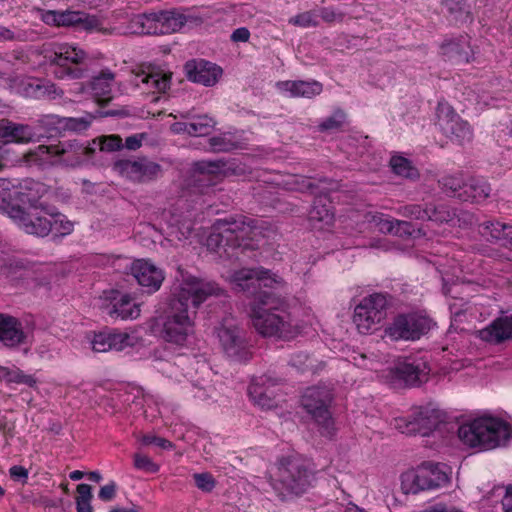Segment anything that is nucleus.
Segmentation results:
<instances>
[{"label":"nucleus","mask_w":512,"mask_h":512,"mask_svg":"<svg viewBox=\"0 0 512 512\" xmlns=\"http://www.w3.org/2000/svg\"><path fill=\"white\" fill-rule=\"evenodd\" d=\"M224 291L214 282L189 276L179 285L169 303V314L164 322L162 337L176 345H184L193 333L197 308L211 296H221Z\"/></svg>","instance_id":"nucleus-1"},{"label":"nucleus","mask_w":512,"mask_h":512,"mask_svg":"<svg viewBox=\"0 0 512 512\" xmlns=\"http://www.w3.org/2000/svg\"><path fill=\"white\" fill-rule=\"evenodd\" d=\"M290 300L275 290H265L258 295L252 307V323L263 336L289 338L295 334L296 325L290 311Z\"/></svg>","instance_id":"nucleus-2"},{"label":"nucleus","mask_w":512,"mask_h":512,"mask_svg":"<svg viewBox=\"0 0 512 512\" xmlns=\"http://www.w3.org/2000/svg\"><path fill=\"white\" fill-rule=\"evenodd\" d=\"M255 228L256 221L244 215L217 220L207 238V247L220 257H238V251L246 247L245 241Z\"/></svg>","instance_id":"nucleus-3"},{"label":"nucleus","mask_w":512,"mask_h":512,"mask_svg":"<svg viewBox=\"0 0 512 512\" xmlns=\"http://www.w3.org/2000/svg\"><path fill=\"white\" fill-rule=\"evenodd\" d=\"M315 481L312 463L301 455L282 457L277 463V472L271 478V485L281 494L284 492L300 495Z\"/></svg>","instance_id":"nucleus-4"},{"label":"nucleus","mask_w":512,"mask_h":512,"mask_svg":"<svg viewBox=\"0 0 512 512\" xmlns=\"http://www.w3.org/2000/svg\"><path fill=\"white\" fill-rule=\"evenodd\" d=\"M458 436L470 447L489 450L506 442L510 436V427L499 419L483 417L461 425Z\"/></svg>","instance_id":"nucleus-5"},{"label":"nucleus","mask_w":512,"mask_h":512,"mask_svg":"<svg viewBox=\"0 0 512 512\" xmlns=\"http://www.w3.org/2000/svg\"><path fill=\"white\" fill-rule=\"evenodd\" d=\"M44 58L51 66L58 79H81L88 73V55L75 46L67 43L55 44L51 49L45 50Z\"/></svg>","instance_id":"nucleus-6"},{"label":"nucleus","mask_w":512,"mask_h":512,"mask_svg":"<svg viewBox=\"0 0 512 512\" xmlns=\"http://www.w3.org/2000/svg\"><path fill=\"white\" fill-rule=\"evenodd\" d=\"M332 393L325 386L308 387L301 397L303 409L311 416L318 425L322 436L332 438L336 429L330 412Z\"/></svg>","instance_id":"nucleus-7"},{"label":"nucleus","mask_w":512,"mask_h":512,"mask_svg":"<svg viewBox=\"0 0 512 512\" xmlns=\"http://www.w3.org/2000/svg\"><path fill=\"white\" fill-rule=\"evenodd\" d=\"M447 473L439 463L425 462L401 475V487L406 494H418L446 485Z\"/></svg>","instance_id":"nucleus-8"},{"label":"nucleus","mask_w":512,"mask_h":512,"mask_svg":"<svg viewBox=\"0 0 512 512\" xmlns=\"http://www.w3.org/2000/svg\"><path fill=\"white\" fill-rule=\"evenodd\" d=\"M95 149L78 140L59 142L57 145H39L36 154L53 165L76 167L94 153Z\"/></svg>","instance_id":"nucleus-9"},{"label":"nucleus","mask_w":512,"mask_h":512,"mask_svg":"<svg viewBox=\"0 0 512 512\" xmlns=\"http://www.w3.org/2000/svg\"><path fill=\"white\" fill-rule=\"evenodd\" d=\"M386 295L374 293L364 297L354 309L353 321L360 333L366 334L375 329L387 315Z\"/></svg>","instance_id":"nucleus-10"},{"label":"nucleus","mask_w":512,"mask_h":512,"mask_svg":"<svg viewBox=\"0 0 512 512\" xmlns=\"http://www.w3.org/2000/svg\"><path fill=\"white\" fill-rule=\"evenodd\" d=\"M230 279L236 291L254 298L253 304L257 303L258 295L261 292L275 290L273 283L277 285L282 283V279L278 280L269 276L268 271L247 268L233 272Z\"/></svg>","instance_id":"nucleus-11"},{"label":"nucleus","mask_w":512,"mask_h":512,"mask_svg":"<svg viewBox=\"0 0 512 512\" xmlns=\"http://www.w3.org/2000/svg\"><path fill=\"white\" fill-rule=\"evenodd\" d=\"M430 368L423 358L406 357L388 371L387 378L394 386H417L427 381Z\"/></svg>","instance_id":"nucleus-12"},{"label":"nucleus","mask_w":512,"mask_h":512,"mask_svg":"<svg viewBox=\"0 0 512 512\" xmlns=\"http://www.w3.org/2000/svg\"><path fill=\"white\" fill-rule=\"evenodd\" d=\"M432 325V320L426 315L419 313L401 314L394 319L386 332L395 340H418L428 333Z\"/></svg>","instance_id":"nucleus-13"},{"label":"nucleus","mask_w":512,"mask_h":512,"mask_svg":"<svg viewBox=\"0 0 512 512\" xmlns=\"http://www.w3.org/2000/svg\"><path fill=\"white\" fill-rule=\"evenodd\" d=\"M217 335L225 354L235 361H247L251 357L245 334L232 320L226 319L217 328Z\"/></svg>","instance_id":"nucleus-14"},{"label":"nucleus","mask_w":512,"mask_h":512,"mask_svg":"<svg viewBox=\"0 0 512 512\" xmlns=\"http://www.w3.org/2000/svg\"><path fill=\"white\" fill-rule=\"evenodd\" d=\"M438 125L441 131L459 144L470 141L472 131L469 124L455 113L447 103H439L437 108Z\"/></svg>","instance_id":"nucleus-15"},{"label":"nucleus","mask_w":512,"mask_h":512,"mask_svg":"<svg viewBox=\"0 0 512 512\" xmlns=\"http://www.w3.org/2000/svg\"><path fill=\"white\" fill-rule=\"evenodd\" d=\"M119 173L134 182H149L157 179L162 174V167L146 157L122 159L115 163Z\"/></svg>","instance_id":"nucleus-16"},{"label":"nucleus","mask_w":512,"mask_h":512,"mask_svg":"<svg viewBox=\"0 0 512 512\" xmlns=\"http://www.w3.org/2000/svg\"><path fill=\"white\" fill-rule=\"evenodd\" d=\"M12 219L27 234L45 237L51 232V223L49 216L40 208L13 209L11 211Z\"/></svg>","instance_id":"nucleus-17"},{"label":"nucleus","mask_w":512,"mask_h":512,"mask_svg":"<svg viewBox=\"0 0 512 512\" xmlns=\"http://www.w3.org/2000/svg\"><path fill=\"white\" fill-rule=\"evenodd\" d=\"M279 379L269 375H262L252 379L248 387V393L255 404L264 409H272L278 406L276 386Z\"/></svg>","instance_id":"nucleus-18"},{"label":"nucleus","mask_w":512,"mask_h":512,"mask_svg":"<svg viewBox=\"0 0 512 512\" xmlns=\"http://www.w3.org/2000/svg\"><path fill=\"white\" fill-rule=\"evenodd\" d=\"M184 70L188 80L204 86L215 85L222 75L220 66L203 59L187 61Z\"/></svg>","instance_id":"nucleus-19"},{"label":"nucleus","mask_w":512,"mask_h":512,"mask_svg":"<svg viewBox=\"0 0 512 512\" xmlns=\"http://www.w3.org/2000/svg\"><path fill=\"white\" fill-rule=\"evenodd\" d=\"M131 273L147 293L158 291L165 279L164 272L147 260L135 261L131 267Z\"/></svg>","instance_id":"nucleus-20"},{"label":"nucleus","mask_w":512,"mask_h":512,"mask_svg":"<svg viewBox=\"0 0 512 512\" xmlns=\"http://www.w3.org/2000/svg\"><path fill=\"white\" fill-rule=\"evenodd\" d=\"M115 74L108 68L103 69L98 76L92 78L88 85L79 84V92L84 93L90 89L96 102L103 106L112 99V84Z\"/></svg>","instance_id":"nucleus-21"},{"label":"nucleus","mask_w":512,"mask_h":512,"mask_svg":"<svg viewBox=\"0 0 512 512\" xmlns=\"http://www.w3.org/2000/svg\"><path fill=\"white\" fill-rule=\"evenodd\" d=\"M366 220L370 225L383 234H392L404 237L412 235L414 230L411 222L395 220L382 213H369L366 215Z\"/></svg>","instance_id":"nucleus-22"},{"label":"nucleus","mask_w":512,"mask_h":512,"mask_svg":"<svg viewBox=\"0 0 512 512\" xmlns=\"http://www.w3.org/2000/svg\"><path fill=\"white\" fill-rule=\"evenodd\" d=\"M226 163L223 160L199 161L193 165L194 183L199 188L210 187L217 184L221 178Z\"/></svg>","instance_id":"nucleus-23"},{"label":"nucleus","mask_w":512,"mask_h":512,"mask_svg":"<svg viewBox=\"0 0 512 512\" xmlns=\"http://www.w3.org/2000/svg\"><path fill=\"white\" fill-rule=\"evenodd\" d=\"M95 352H107L109 350L121 351L128 346H133V338L124 332L103 331L95 334L92 342Z\"/></svg>","instance_id":"nucleus-24"},{"label":"nucleus","mask_w":512,"mask_h":512,"mask_svg":"<svg viewBox=\"0 0 512 512\" xmlns=\"http://www.w3.org/2000/svg\"><path fill=\"white\" fill-rule=\"evenodd\" d=\"M46 193L47 187L43 183L34 180H24L18 187L14 188L15 199L22 204H27L28 208H40L41 211L43 206H49L40 201Z\"/></svg>","instance_id":"nucleus-25"},{"label":"nucleus","mask_w":512,"mask_h":512,"mask_svg":"<svg viewBox=\"0 0 512 512\" xmlns=\"http://www.w3.org/2000/svg\"><path fill=\"white\" fill-rule=\"evenodd\" d=\"M478 337L491 344L512 339V316L499 317L478 331Z\"/></svg>","instance_id":"nucleus-26"},{"label":"nucleus","mask_w":512,"mask_h":512,"mask_svg":"<svg viewBox=\"0 0 512 512\" xmlns=\"http://www.w3.org/2000/svg\"><path fill=\"white\" fill-rule=\"evenodd\" d=\"M412 415L414 422H417V434L422 436H428L444 419V413L432 406L419 407Z\"/></svg>","instance_id":"nucleus-27"},{"label":"nucleus","mask_w":512,"mask_h":512,"mask_svg":"<svg viewBox=\"0 0 512 512\" xmlns=\"http://www.w3.org/2000/svg\"><path fill=\"white\" fill-rule=\"evenodd\" d=\"M161 12L143 13L133 16L128 25L132 34L161 35Z\"/></svg>","instance_id":"nucleus-28"},{"label":"nucleus","mask_w":512,"mask_h":512,"mask_svg":"<svg viewBox=\"0 0 512 512\" xmlns=\"http://www.w3.org/2000/svg\"><path fill=\"white\" fill-rule=\"evenodd\" d=\"M59 25L80 27L86 31L108 32L107 29L101 27V22L97 17L82 11H59Z\"/></svg>","instance_id":"nucleus-29"},{"label":"nucleus","mask_w":512,"mask_h":512,"mask_svg":"<svg viewBox=\"0 0 512 512\" xmlns=\"http://www.w3.org/2000/svg\"><path fill=\"white\" fill-rule=\"evenodd\" d=\"M0 328V342L8 348H15L25 343L26 334L22 323L14 316L9 315Z\"/></svg>","instance_id":"nucleus-30"},{"label":"nucleus","mask_w":512,"mask_h":512,"mask_svg":"<svg viewBox=\"0 0 512 512\" xmlns=\"http://www.w3.org/2000/svg\"><path fill=\"white\" fill-rule=\"evenodd\" d=\"M278 86L280 89L289 92L292 97L312 98L319 95L323 90L322 84L316 80L284 81L280 82Z\"/></svg>","instance_id":"nucleus-31"},{"label":"nucleus","mask_w":512,"mask_h":512,"mask_svg":"<svg viewBox=\"0 0 512 512\" xmlns=\"http://www.w3.org/2000/svg\"><path fill=\"white\" fill-rule=\"evenodd\" d=\"M120 297H113L114 303L108 307V314L112 317H119L125 319H135L140 315V307L138 304L132 302V298L128 294L120 295Z\"/></svg>","instance_id":"nucleus-32"},{"label":"nucleus","mask_w":512,"mask_h":512,"mask_svg":"<svg viewBox=\"0 0 512 512\" xmlns=\"http://www.w3.org/2000/svg\"><path fill=\"white\" fill-rule=\"evenodd\" d=\"M136 81L137 85L142 83L154 91L165 92L170 87L171 76L154 69L140 70L136 73Z\"/></svg>","instance_id":"nucleus-33"},{"label":"nucleus","mask_w":512,"mask_h":512,"mask_svg":"<svg viewBox=\"0 0 512 512\" xmlns=\"http://www.w3.org/2000/svg\"><path fill=\"white\" fill-rule=\"evenodd\" d=\"M161 12V35L171 34L181 30L186 24L197 22V19L187 16L176 10L160 11Z\"/></svg>","instance_id":"nucleus-34"},{"label":"nucleus","mask_w":512,"mask_h":512,"mask_svg":"<svg viewBox=\"0 0 512 512\" xmlns=\"http://www.w3.org/2000/svg\"><path fill=\"white\" fill-rule=\"evenodd\" d=\"M491 192L490 185L483 179L467 178L464 190L461 191L459 199L462 201L479 202L486 199Z\"/></svg>","instance_id":"nucleus-35"},{"label":"nucleus","mask_w":512,"mask_h":512,"mask_svg":"<svg viewBox=\"0 0 512 512\" xmlns=\"http://www.w3.org/2000/svg\"><path fill=\"white\" fill-rule=\"evenodd\" d=\"M511 225L502 224L500 222L485 221L479 224V233L488 241L499 243L506 248V241H509V229Z\"/></svg>","instance_id":"nucleus-36"},{"label":"nucleus","mask_w":512,"mask_h":512,"mask_svg":"<svg viewBox=\"0 0 512 512\" xmlns=\"http://www.w3.org/2000/svg\"><path fill=\"white\" fill-rule=\"evenodd\" d=\"M42 211L49 216L51 232L57 236H66L73 232L74 223L68 217L51 206H43Z\"/></svg>","instance_id":"nucleus-37"},{"label":"nucleus","mask_w":512,"mask_h":512,"mask_svg":"<svg viewBox=\"0 0 512 512\" xmlns=\"http://www.w3.org/2000/svg\"><path fill=\"white\" fill-rule=\"evenodd\" d=\"M467 178L462 173L454 175H444L438 180L439 188L449 197L459 199L461 191L464 190Z\"/></svg>","instance_id":"nucleus-38"},{"label":"nucleus","mask_w":512,"mask_h":512,"mask_svg":"<svg viewBox=\"0 0 512 512\" xmlns=\"http://www.w3.org/2000/svg\"><path fill=\"white\" fill-rule=\"evenodd\" d=\"M0 381H5L8 384L15 383L33 387L36 384L34 376L25 374L21 369L16 366L12 368L0 365Z\"/></svg>","instance_id":"nucleus-39"},{"label":"nucleus","mask_w":512,"mask_h":512,"mask_svg":"<svg viewBox=\"0 0 512 512\" xmlns=\"http://www.w3.org/2000/svg\"><path fill=\"white\" fill-rule=\"evenodd\" d=\"M427 220L436 223H445L456 217V210L442 203H426Z\"/></svg>","instance_id":"nucleus-40"},{"label":"nucleus","mask_w":512,"mask_h":512,"mask_svg":"<svg viewBox=\"0 0 512 512\" xmlns=\"http://www.w3.org/2000/svg\"><path fill=\"white\" fill-rule=\"evenodd\" d=\"M308 218L312 226L317 227V224H332L334 214L327 205L321 204L319 200L314 202L309 211Z\"/></svg>","instance_id":"nucleus-41"},{"label":"nucleus","mask_w":512,"mask_h":512,"mask_svg":"<svg viewBox=\"0 0 512 512\" xmlns=\"http://www.w3.org/2000/svg\"><path fill=\"white\" fill-rule=\"evenodd\" d=\"M216 125L214 118L208 115H198L192 118L189 131L190 136L200 137L211 133Z\"/></svg>","instance_id":"nucleus-42"},{"label":"nucleus","mask_w":512,"mask_h":512,"mask_svg":"<svg viewBox=\"0 0 512 512\" xmlns=\"http://www.w3.org/2000/svg\"><path fill=\"white\" fill-rule=\"evenodd\" d=\"M11 183L6 179H0V211L7 213L12 219L11 211L13 209H21L19 205L12 204V199H15L14 189L10 188Z\"/></svg>","instance_id":"nucleus-43"},{"label":"nucleus","mask_w":512,"mask_h":512,"mask_svg":"<svg viewBox=\"0 0 512 512\" xmlns=\"http://www.w3.org/2000/svg\"><path fill=\"white\" fill-rule=\"evenodd\" d=\"M468 44L466 42L450 41L442 45V52L449 59L457 62H468Z\"/></svg>","instance_id":"nucleus-44"},{"label":"nucleus","mask_w":512,"mask_h":512,"mask_svg":"<svg viewBox=\"0 0 512 512\" xmlns=\"http://www.w3.org/2000/svg\"><path fill=\"white\" fill-rule=\"evenodd\" d=\"M393 172L399 176L416 179L419 176L418 170L411 165V162L402 156H393L390 160Z\"/></svg>","instance_id":"nucleus-45"},{"label":"nucleus","mask_w":512,"mask_h":512,"mask_svg":"<svg viewBox=\"0 0 512 512\" xmlns=\"http://www.w3.org/2000/svg\"><path fill=\"white\" fill-rule=\"evenodd\" d=\"M94 116L87 113L82 117H61V129L63 131L81 132L88 129Z\"/></svg>","instance_id":"nucleus-46"},{"label":"nucleus","mask_w":512,"mask_h":512,"mask_svg":"<svg viewBox=\"0 0 512 512\" xmlns=\"http://www.w3.org/2000/svg\"><path fill=\"white\" fill-rule=\"evenodd\" d=\"M36 136V133H34L30 126L13 123L10 130L9 142L28 143L33 141Z\"/></svg>","instance_id":"nucleus-47"},{"label":"nucleus","mask_w":512,"mask_h":512,"mask_svg":"<svg viewBox=\"0 0 512 512\" xmlns=\"http://www.w3.org/2000/svg\"><path fill=\"white\" fill-rule=\"evenodd\" d=\"M209 145L214 152H229L240 147L230 134H222L209 139Z\"/></svg>","instance_id":"nucleus-48"},{"label":"nucleus","mask_w":512,"mask_h":512,"mask_svg":"<svg viewBox=\"0 0 512 512\" xmlns=\"http://www.w3.org/2000/svg\"><path fill=\"white\" fill-rule=\"evenodd\" d=\"M78 496L76 497L77 512H93L91 506L92 488L88 484H79L77 486Z\"/></svg>","instance_id":"nucleus-49"},{"label":"nucleus","mask_w":512,"mask_h":512,"mask_svg":"<svg viewBox=\"0 0 512 512\" xmlns=\"http://www.w3.org/2000/svg\"><path fill=\"white\" fill-rule=\"evenodd\" d=\"M345 119L346 114L341 109H337L331 116L318 125V129L321 132L338 130L344 124Z\"/></svg>","instance_id":"nucleus-50"},{"label":"nucleus","mask_w":512,"mask_h":512,"mask_svg":"<svg viewBox=\"0 0 512 512\" xmlns=\"http://www.w3.org/2000/svg\"><path fill=\"white\" fill-rule=\"evenodd\" d=\"M289 23L303 28L316 27L319 24L318 15L314 11H306L292 17Z\"/></svg>","instance_id":"nucleus-51"},{"label":"nucleus","mask_w":512,"mask_h":512,"mask_svg":"<svg viewBox=\"0 0 512 512\" xmlns=\"http://www.w3.org/2000/svg\"><path fill=\"white\" fill-rule=\"evenodd\" d=\"M134 467L138 470H142L148 473H156L159 471V466L152 461L150 457L141 453H135L134 456Z\"/></svg>","instance_id":"nucleus-52"},{"label":"nucleus","mask_w":512,"mask_h":512,"mask_svg":"<svg viewBox=\"0 0 512 512\" xmlns=\"http://www.w3.org/2000/svg\"><path fill=\"white\" fill-rule=\"evenodd\" d=\"M401 213L404 217L413 218L421 221H426L428 217L426 212V205L422 206L420 204L406 205L402 208Z\"/></svg>","instance_id":"nucleus-53"},{"label":"nucleus","mask_w":512,"mask_h":512,"mask_svg":"<svg viewBox=\"0 0 512 512\" xmlns=\"http://www.w3.org/2000/svg\"><path fill=\"white\" fill-rule=\"evenodd\" d=\"M41 127L45 128L47 132H60L61 129V117L58 115H45L38 120Z\"/></svg>","instance_id":"nucleus-54"},{"label":"nucleus","mask_w":512,"mask_h":512,"mask_svg":"<svg viewBox=\"0 0 512 512\" xmlns=\"http://www.w3.org/2000/svg\"><path fill=\"white\" fill-rule=\"evenodd\" d=\"M193 478L197 488L204 492H210L215 487V480L209 473H196Z\"/></svg>","instance_id":"nucleus-55"},{"label":"nucleus","mask_w":512,"mask_h":512,"mask_svg":"<svg viewBox=\"0 0 512 512\" xmlns=\"http://www.w3.org/2000/svg\"><path fill=\"white\" fill-rule=\"evenodd\" d=\"M417 422H414L413 415L409 418H397L395 419V427L400 430L401 433L407 435L417 434Z\"/></svg>","instance_id":"nucleus-56"},{"label":"nucleus","mask_w":512,"mask_h":512,"mask_svg":"<svg viewBox=\"0 0 512 512\" xmlns=\"http://www.w3.org/2000/svg\"><path fill=\"white\" fill-rule=\"evenodd\" d=\"M41 94H43L42 99L55 100L57 98H61L64 95V91L56 84L45 80L41 89Z\"/></svg>","instance_id":"nucleus-57"},{"label":"nucleus","mask_w":512,"mask_h":512,"mask_svg":"<svg viewBox=\"0 0 512 512\" xmlns=\"http://www.w3.org/2000/svg\"><path fill=\"white\" fill-rule=\"evenodd\" d=\"M122 147V139L118 135H111L103 138L100 142V150L113 152Z\"/></svg>","instance_id":"nucleus-58"},{"label":"nucleus","mask_w":512,"mask_h":512,"mask_svg":"<svg viewBox=\"0 0 512 512\" xmlns=\"http://www.w3.org/2000/svg\"><path fill=\"white\" fill-rule=\"evenodd\" d=\"M141 443L143 445H156L162 449H171L173 447V444L169 440L152 434L143 435Z\"/></svg>","instance_id":"nucleus-59"},{"label":"nucleus","mask_w":512,"mask_h":512,"mask_svg":"<svg viewBox=\"0 0 512 512\" xmlns=\"http://www.w3.org/2000/svg\"><path fill=\"white\" fill-rule=\"evenodd\" d=\"M44 81L45 80L35 79V80L28 82L24 87L25 94L28 97H31L34 99H42L43 94H41V89H42Z\"/></svg>","instance_id":"nucleus-60"},{"label":"nucleus","mask_w":512,"mask_h":512,"mask_svg":"<svg viewBox=\"0 0 512 512\" xmlns=\"http://www.w3.org/2000/svg\"><path fill=\"white\" fill-rule=\"evenodd\" d=\"M320 16L325 22L333 23V22H342L344 19V13L336 11L332 8L324 7L320 10Z\"/></svg>","instance_id":"nucleus-61"},{"label":"nucleus","mask_w":512,"mask_h":512,"mask_svg":"<svg viewBox=\"0 0 512 512\" xmlns=\"http://www.w3.org/2000/svg\"><path fill=\"white\" fill-rule=\"evenodd\" d=\"M295 189L300 192L316 193L317 185L307 177H300L294 181Z\"/></svg>","instance_id":"nucleus-62"},{"label":"nucleus","mask_w":512,"mask_h":512,"mask_svg":"<svg viewBox=\"0 0 512 512\" xmlns=\"http://www.w3.org/2000/svg\"><path fill=\"white\" fill-rule=\"evenodd\" d=\"M9 475L14 481H19L22 484L27 483L28 470L20 465H14L9 469Z\"/></svg>","instance_id":"nucleus-63"},{"label":"nucleus","mask_w":512,"mask_h":512,"mask_svg":"<svg viewBox=\"0 0 512 512\" xmlns=\"http://www.w3.org/2000/svg\"><path fill=\"white\" fill-rule=\"evenodd\" d=\"M422 512H462V511L453 505H447L445 503H436L431 506H428Z\"/></svg>","instance_id":"nucleus-64"}]
</instances>
